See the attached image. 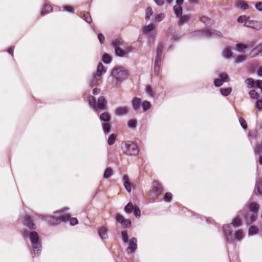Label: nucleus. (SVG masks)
Instances as JSON below:
<instances>
[{
    "label": "nucleus",
    "instance_id": "nucleus-21",
    "mask_svg": "<svg viewBox=\"0 0 262 262\" xmlns=\"http://www.w3.org/2000/svg\"><path fill=\"white\" fill-rule=\"evenodd\" d=\"M122 181L125 189L127 192H130L132 190V187L128 176L127 175L123 176Z\"/></svg>",
    "mask_w": 262,
    "mask_h": 262
},
{
    "label": "nucleus",
    "instance_id": "nucleus-23",
    "mask_svg": "<svg viewBox=\"0 0 262 262\" xmlns=\"http://www.w3.org/2000/svg\"><path fill=\"white\" fill-rule=\"evenodd\" d=\"M98 233L100 237L102 239H107L108 238V234L107 230L104 227H101L98 230Z\"/></svg>",
    "mask_w": 262,
    "mask_h": 262
},
{
    "label": "nucleus",
    "instance_id": "nucleus-26",
    "mask_svg": "<svg viewBox=\"0 0 262 262\" xmlns=\"http://www.w3.org/2000/svg\"><path fill=\"white\" fill-rule=\"evenodd\" d=\"M200 20L205 25L207 28L210 27L213 24L212 21L210 18L205 16L202 17L200 18Z\"/></svg>",
    "mask_w": 262,
    "mask_h": 262
},
{
    "label": "nucleus",
    "instance_id": "nucleus-12",
    "mask_svg": "<svg viewBox=\"0 0 262 262\" xmlns=\"http://www.w3.org/2000/svg\"><path fill=\"white\" fill-rule=\"evenodd\" d=\"M117 222L120 223L124 228H128L131 225V222L128 219H125L121 214H117L115 217Z\"/></svg>",
    "mask_w": 262,
    "mask_h": 262
},
{
    "label": "nucleus",
    "instance_id": "nucleus-48",
    "mask_svg": "<svg viewBox=\"0 0 262 262\" xmlns=\"http://www.w3.org/2000/svg\"><path fill=\"white\" fill-rule=\"evenodd\" d=\"M112 174V169L110 168H108L105 170V171L104 173L103 178L104 179H108L111 177Z\"/></svg>",
    "mask_w": 262,
    "mask_h": 262
},
{
    "label": "nucleus",
    "instance_id": "nucleus-18",
    "mask_svg": "<svg viewBox=\"0 0 262 262\" xmlns=\"http://www.w3.org/2000/svg\"><path fill=\"white\" fill-rule=\"evenodd\" d=\"M128 112V108L127 106H122L117 107L115 112L114 114L116 116H121L126 115Z\"/></svg>",
    "mask_w": 262,
    "mask_h": 262
},
{
    "label": "nucleus",
    "instance_id": "nucleus-55",
    "mask_svg": "<svg viewBox=\"0 0 262 262\" xmlns=\"http://www.w3.org/2000/svg\"><path fill=\"white\" fill-rule=\"evenodd\" d=\"M255 106L259 111L262 110V99H259L256 102Z\"/></svg>",
    "mask_w": 262,
    "mask_h": 262
},
{
    "label": "nucleus",
    "instance_id": "nucleus-62",
    "mask_svg": "<svg viewBox=\"0 0 262 262\" xmlns=\"http://www.w3.org/2000/svg\"><path fill=\"white\" fill-rule=\"evenodd\" d=\"M257 213H253L252 215H251L250 217V221L251 222H253L255 221L256 217H257Z\"/></svg>",
    "mask_w": 262,
    "mask_h": 262
},
{
    "label": "nucleus",
    "instance_id": "nucleus-61",
    "mask_svg": "<svg viewBox=\"0 0 262 262\" xmlns=\"http://www.w3.org/2000/svg\"><path fill=\"white\" fill-rule=\"evenodd\" d=\"M255 85L262 90V80H257L255 81Z\"/></svg>",
    "mask_w": 262,
    "mask_h": 262
},
{
    "label": "nucleus",
    "instance_id": "nucleus-20",
    "mask_svg": "<svg viewBox=\"0 0 262 262\" xmlns=\"http://www.w3.org/2000/svg\"><path fill=\"white\" fill-rule=\"evenodd\" d=\"M24 224L27 226L30 229L34 230L36 227L35 224L32 222L31 217L29 215H25L24 217Z\"/></svg>",
    "mask_w": 262,
    "mask_h": 262
},
{
    "label": "nucleus",
    "instance_id": "nucleus-8",
    "mask_svg": "<svg viewBox=\"0 0 262 262\" xmlns=\"http://www.w3.org/2000/svg\"><path fill=\"white\" fill-rule=\"evenodd\" d=\"M99 119L102 123V127L103 132L105 134H107L110 132L111 124L110 121L111 116L108 112H104L102 113L100 116Z\"/></svg>",
    "mask_w": 262,
    "mask_h": 262
},
{
    "label": "nucleus",
    "instance_id": "nucleus-59",
    "mask_svg": "<svg viewBox=\"0 0 262 262\" xmlns=\"http://www.w3.org/2000/svg\"><path fill=\"white\" fill-rule=\"evenodd\" d=\"M63 9L67 12L73 13V9L72 7L70 6H63Z\"/></svg>",
    "mask_w": 262,
    "mask_h": 262
},
{
    "label": "nucleus",
    "instance_id": "nucleus-53",
    "mask_svg": "<svg viewBox=\"0 0 262 262\" xmlns=\"http://www.w3.org/2000/svg\"><path fill=\"white\" fill-rule=\"evenodd\" d=\"M252 24V23H251L250 21L248 20L247 22H246V23L244 24V25H245V26L251 27V28H254L257 30H259L261 29V25H259L258 26V27H255L254 26H252L253 24Z\"/></svg>",
    "mask_w": 262,
    "mask_h": 262
},
{
    "label": "nucleus",
    "instance_id": "nucleus-35",
    "mask_svg": "<svg viewBox=\"0 0 262 262\" xmlns=\"http://www.w3.org/2000/svg\"><path fill=\"white\" fill-rule=\"evenodd\" d=\"M236 48L237 51L239 53H245L247 46L242 43H237L236 45Z\"/></svg>",
    "mask_w": 262,
    "mask_h": 262
},
{
    "label": "nucleus",
    "instance_id": "nucleus-54",
    "mask_svg": "<svg viewBox=\"0 0 262 262\" xmlns=\"http://www.w3.org/2000/svg\"><path fill=\"white\" fill-rule=\"evenodd\" d=\"M161 70V65L154 64V73L156 75L160 74Z\"/></svg>",
    "mask_w": 262,
    "mask_h": 262
},
{
    "label": "nucleus",
    "instance_id": "nucleus-38",
    "mask_svg": "<svg viewBox=\"0 0 262 262\" xmlns=\"http://www.w3.org/2000/svg\"><path fill=\"white\" fill-rule=\"evenodd\" d=\"M245 83L249 88H252L254 87L255 84V82L252 78H248L246 80Z\"/></svg>",
    "mask_w": 262,
    "mask_h": 262
},
{
    "label": "nucleus",
    "instance_id": "nucleus-60",
    "mask_svg": "<svg viewBox=\"0 0 262 262\" xmlns=\"http://www.w3.org/2000/svg\"><path fill=\"white\" fill-rule=\"evenodd\" d=\"M255 8L259 11H262V2H258L255 4Z\"/></svg>",
    "mask_w": 262,
    "mask_h": 262
},
{
    "label": "nucleus",
    "instance_id": "nucleus-56",
    "mask_svg": "<svg viewBox=\"0 0 262 262\" xmlns=\"http://www.w3.org/2000/svg\"><path fill=\"white\" fill-rule=\"evenodd\" d=\"M134 215L137 217L138 218L141 215V212L138 207H135L134 209Z\"/></svg>",
    "mask_w": 262,
    "mask_h": 262
},
{
    "label": "nucleus",
    "instance_id": "nucleus-34",
    "mask_svg": "<svg viewBox=\"0 0 262 262\" xmlns=\"http://www.w3.org/2000/svg\"><path fill=\"white\" fill-rule=\"evenodd\" d=\"M141 105L144 112L148 111L151 107V103L148 101H142Z\"/></svg>",
    "mask_w": 262,
    "mask_h": 262
},
{
    "label": "nucleus",
    "instance_id": "nucleus-7",
    "mask_svg": "<svg viewBox=\"0 0 262 262\" xmlns=\"http://www.w3.org/2000/svg\"><path fill=\"white\" fill-rule=\"evenodd\" d=\"M88 101L90 106L95 112L97 111V109L104 110L105 108L106 101L103 96L100 97L97 102H96L95 97L90 96L88 98Z\"/></svg>",
    "mask_w": 262,
    "mask_h": 262
},
{
    "label": "nucleus",
    "instance_id": "nucleus-46",
    "mask_svg": "<svg viewBox=\"0 0 262 262\" xmlns=\"http://www.w3.org/2000/svg\"><path fill=\"white\" fill-rule=\"evenodd\" d=\"M121 237H122V241L124 243H128L129 242V240H128V235H127V233L126 231H123L121 232Z\"/></svg>",
    "mask_w": 262,
    "mask_h": 262
},
{
    "label": "nucleus",
    "instance_id": "nucleus-33",
    "mask_svg": "<svg viewBox=\"0 0 262 262\" xmlns=\"http://www.w3.org/2000/svg\"><path fill=\"white\" fill-rule=\"evenodd\" d=\"M153 15V11L150 7H148L145 10V19L146 20H149L151 16Z\"/></svg>",
    "mask_w": 262,
    "mask_h": 262
},
{
    "label": "nucleus",
    "instance_id": "nucleus-44",
    "mask_svg": "<svg viewBox=\"0 0 262 262\" xmlns=\"http://www.w3.org/2000/svg\"><path fill=\"white\" fill-rule=\"evenodd\" d=\"M127 125L128 127L132 129L135 128L137 126V121L135 119H132L128 121Z\"/></svg>",
    "mask_w": 262,
    "mask_h": 262
},
{
    "label": "nucleus",
    "instance_id": "nucleus-14",
    "mask_svg": "<svg viewBox=\"0 0 262 262\" xmlns=\"http://www.w3.org/2000/svg\"><path fill=\"white\" fill-rule=\"evenodd\" d=\"M137 249V239L135 237L131 238L129 241V246L127 249V251L128 253H134L135 252Z\"/></svg>",
    "mask_w": 262,
    "mask_h": 262
},
{
    "label": "nucleus",
    "instance_id": "nucleus-16",
    "mask_svg": "<svg viewBox=\"0 0 262 262\" xmlns=\"http://www.w3.org/2000/svg\"><path fill=\"white\" fill-rule=\"evenodd\" d=\"M244 237V233L241 230H236L235 229H234V231L233 232V237L232 241L230 242H228L229 243H232L233 240H235L237 241H241Z\"/></svg>",
    "mask_w": 262,
    "mask_h": 262
},
{
    "label": "nucleus",
    "instance_id": "nucleus-52",
    "mask_svg": "<svg viewBox=\"0 0 262 262\" xmlns=\"http://www.w3.org/2000/svg\"><path fill=\"white\" fill-rule=\"evenodd\" d=\"M246 59V56L242 55L238 56L235 59V62L236 63H241Z\"/></svg>",
    "mask_w": 262,
    "mask_h": 262
},
{
    "label": "nucleus",
    "instance_id": "nucleus-63",
    "mask_svg": "<svg viewBox=\"0 0 262 262\" xmlns=\"http://www.w3.org/2000/svg\"><path fill=\"white\" fill-rule=\"evenodd\" d=\"M155 3L158 6L162 5L164 3V0H154Z\"/></svg>",
    "mask_w": 262,
    "mask_h": 262
},
{
    "label": "nucleus",
    "instance_id": "nucleus-1",
    "mask_svg": "<svg viewBox=\"0 0 262 262\" xmlns=\"http://www.w3.org/2000/svg\"><path fill=\"white\" fill-rule=\"evenodd\" d=\"M68 210V208H64L55 211L54 213L58 215L59 216H48V218L49 222L52 225H57L60 222L66 223L69 220L71 225H76L78 223V220L75 217L70 219V214L67 213Z\"/></svg>",
    "mask_w": 262,
    "mask_h": 262
},
{
    "label": "nucleus",
    "instance_id": "nucleus-28",
    "mask_svg": "<svg viewBox=\"0 0 262 262\" xmlns=\"http://www.w3.org/2000/svg\"><path fill=\"white\" fill-rule=\"evenodd\" d=\"M259 208V205L255 202L251 203L249 205V209L253 213H257Z\"/></svg>",
    "mask_w": 262,
    "mask_h": 262
},
{
    "label": "nucleus",
    "instance_id": "nucleus-47",
    "mask_svg": "<svg viewBox=\"0 0 262 262\" xmlns=\"http://www.w3.org/2000/svg\"><path fill=\"white\" fill-rule=\"evenodd\" d=\"M180 18L179 20V25H182L184 23H186L188 20V17L187 16H182V15L180 17H178Z\"/></svg>",
    "mask_w": 262,
    "mask_h": 262
},
{
    "label": "nucleus",
    "instance_id": "nucleus-4",
    "mask_svg": "<svg viewBox=\"0 0 262 262\" xmlns=\"http://www.w3.org/2000/svg\"><path fill=\"white\" fill-rule=\"evenodd\" d=\"M122 152L128 156H134L138 155L139 151L136 143L132 141H125L121 144Z\"/></svg>",
    "mask_w": 262,
    "mask_h": 262
},
{
    "label": "nucleus",
    "instance_id": "nucleus-45",
    "mask_svg": "<svg viewBox=\"0 0 262 262\" xmlns=\"http://www.w3.org/2000/svg\"><path fill=\"white\" fill-rule=\"evenodd\" d=\"M122 45V40L121 39L116 38L113 40L112 42V46L115 48V46H119Z\"/></svg>",
    "mask_w": 262,
    "mask_h": 262
},
{
    "label": "nucleus",
    "instance_id": "nucleus-64",
    "mask_svg": "<svg viewBox=\"0 0 262 262\" xmlns=\"http://www.w3.org/2000/svg\"><path fill=\"white\" fill-rule=\"evenodd\" d=\"M257 74L259 76H262V67H260L257 71Z\"/></svg>",
    "mask_w": 262,
    "mask_h": 262
},
{
    "label": "nucleus",
    "instance_id": "nucleus-29",
    "mask_svg": "<svg viewBox=\"0 0 262 262\" xmlns=\"http://www.w3.org/2000/svg\"><path fill=\"white\" fill-rule=\"evenodd\" d=\"M237 7L240 8L241 9L245 10H247L249 8L248 4H246L244 1H239L236 4Z\"/></svg>",
    "mask_w": 262,
    "mask_h": 262
},
{
    "label": "nucleus",
    "instance_id": "nucleus-50",
    "mask_svg": "<svg viewBox=\"0 0 262 262\" xmlns=\"http://www.w3.org/2000/svg\"><path fill=\"white\" fill-rule=\"evenodd\" d=\"M165 17L164 13H160L155 16V21L160 22L162 21Z\"/></svg>",
    "mask_w": 262,
    "mask_h": 262
},
{
    "label": "nucleus",
    "instance_id": "nucleus-27",
    "mask_svg": "<svg viewBox=\"0 0 262 262\" xmlns=\"http://www.w3.org/2000/svg\"><path fill=\"white\" fill-rule=\"evenodd\" d=\"M106 72L103 65L101 63H99L97 66L96 74L99 76H102V75Z\"/></svg>",
    "mask_w": 262,
    "mask_h": 262
},
{
    "label": "nucleus",
    "instance_id": "nucleus-39",
    "mask_svg": "<svg viewBox=\"0 0 262 262\" xmlns=\"http://www.w3.org/2000/svg\"><path fill=\"white\" fill-rule=\"evenodd\" d=\"M116 136L114 134H111L107 139V144L112 145L114 144L116 141Z\"/></svg>",
    "mask_w": 262,
    "mask_h": 262
},
{
    "label": "nucleus",
    "instance_id": "nucleus-19",
    "mask_svg": "<svg viewBox=\"0 0 262 262\" xmlns=\"http://www.w3.org/2000/svg\"><path fill=\"white\" fill-rule=\"evenodd\" d=\"M222 56L226 59H229L231 58L235 57V56L233 55V53L231 51V48L229 47H226L224 48L222 52Z\"/></svg>",
    "mask_w": 262,
    "mask_h": 262
},
{
    "label": "nucleus",
    "instance_id": "nucleus-37",
    "mask_svg": "<svg viewBox=\"0 0 262 262\" xmlns=\"http://www.w3.org/2000/svg\"><path fill=\"white\" fill-rule=\"evenodd\" d=\"M256 188L258 193L262 195V179H260L258 181H257Z\"/></svg>",
    "mask_w": 262,
    "mask_h": 262
},
{
    "label": "nucleus",
    "instance_id": "nucleus-58",
    "mask_svg": "<svg viewBox=\"0 0 262 262\" xmlns=\"http://www.w3.org/2000/svg\"><path fill=\"white\" fill-rule=\"evenodd\" d=\"M98 38L101 44L103 43L105 40V37L102 33H99L98 34Z\"/></svg>",
    "mask_w": 262,
    "mask_h": 262
},
{
    "label": "nucleus",
    "instance_id": "nucleus-43",
    "mask_svg": "<svg viewBox=\"0 0 262 262\" xmlns=\"http://www.w3.org/2000/svg\"><path fill=\"white\" fill-rule=\"evenodd\" d=\"M258 228L256 226L251 227L248 231V234L249 236L255 235L258 232Z\"/></svg>",
    "mask_w": 262,
    "mask_h": 262
},
{
    "label": "nucleus",
    "instance_id": "nucleus-42",
    "mask_svg": "<svg viewBox=\"0 0 262 262\" xmlns=\"http://www.w3.org/2000/svg\"><path fill=\"white\" fill-rule=\"evenodd\" d=\"M102 61L106 64L110 63L112 61L111 57L108 54H104L102 56Z\"/></svg>",
    "mask_w": 262,
    "mask_h": 262
},
{
    "label": "nucleus",
    "instance_id": "nucleus-41",
    "mask_svg": "<svg viewBox=\"0 0 262 262\" xmlns=\"http://www.w3.org/2000/svg\"><path fill=\"white\" fill-rule=\"evenodd\" d=\"M249 96L252 99H258L259 97V95L254 90H252L249 92Z\"/></svg>",
    "mask_w": 262,
    "mask_h": 262
},
{
    "label": "nucleus",
    "instance_id": "nucleus-5",
    "mask_svg": "<svg viewBox=\"0 0 262 262\" xmlns=\"http://www.w3.org/2000/svg\"><path fill=\"white\" fill-rule=\"evenodd\" d=\"M240 224V220L236 217L230 225H225L223 226V233L227 242H230L232 241L234 229L239 226Z\"/></svg>",
    "mask_w": 262,
    "mask_h": 262
},
{
    "label": "nucleus",
    "instance_id": "nucleus-40",
    "mask_svg": "<svg viewBox=\"0 0 262 262\" xmlns=\"http://www.w3.org/2000/svg\"><path fill=\"white\" fill-rule=\"evenodd\" d=\"M81 17L88 23H90L92 21V18L89 12H84Z\"/></svg>",
    "mask_w": 262,
    "mask_h": 262
},
{
    "label": "nucleus",
    "instance_id": "nucleus-30",
    "mask_svg": "<svg viewBox=\"0 0 262 262\" xmlns=\"http://www.w3.org/2000/svg\"><path fill=\"white\" fill-rule=\"evenodd\" d=\"M220 91L221 95L226 97L230 94L232 92V89L231 88H221Z\"/></svg>",
    "mask_w": 262,
    "mask_h": 262
},
{
    "label": "nucleus",
    "instance_id": "nucleus-15",
    "mask_svg": "<svg viewBox=\"0 0 262 262\" xmlns=\"http://www.w3.org/2000/svg\"><path fill=\"white\" fill-rule=\"evenodd\" d=\"M177 4L173 7V10L177 17H180L182 14L181 5L183 4V0H177Z\"/></svg>",
    "mask_w": 262,
    "mask_h": 262
},
{
    "label": "nucleus",
    "instance_id": "nucleus-49",
    "mask_svg": "<svg viewBox=\"0 0 262 262\" xmlns=\"http://www.w3.org/2000/svg\"><path fill=\"white\" fill-rule=\"evenodd\" d=\"M172 199V194L170 192H166L164 197L163 200L164 201L169 202Z\"/></svg>",
    "mask_w": 262,
    "mask_h": 262
},
{
    "label": "nucleus",
    "instance_id": "nucleus-36",
    "mask_svg": "<svg viewBox=\"0 0 262 262\" xmlns=\"http://www.w3.org/2000/svg\"><path fill=\"white\" fill-rule=\"evenodd\" d=\"M145 92L151 97H154L155 96V92L153 91L152 88L150 85H147L145 88Z\"/></svg>",
    "mask_w": 262,
    "mask_h": 262
},
{
    "label": "nucleus",
    "instance_id": "nucleus-13",
    "mask_svg": "<svg viewBox=\"0 0 262 262\" xmlns=\"http://www.w3.org/2000/svg\"><path fill=\"white\" fill-rule=\"evenodd\" d=\"M164 189L162 184L158 181H154L152 184V191L156 195H160L163 192Z\"/></svg>",
    "mask_w": 262,
    "mask_h": 262
},
{
    "label": "nucleus",
    "instance_id": "nucleus-31",
    "mask_svg": "<svg viewBox=\"0 0 262 262\" xmlns=\"http://www.w3.org/2000/svg\"><path fill=\"white\" fill-rule=\"evenodd\" d=\"M52 11V8L51 5H46L43 9L41 12V15L44 16L46 14L49 13Z\"/></svg>",
    "mask_w": 262,
    "mask_h": 262
},
{
    "label": "nucleus",
    "instance_id": "nucleus-2",
    "mask_svg": "<svg viewBox=\"0 0 262 262\" xmlns=\"http://www.w3.org/2000/svg\"><path fill=\"white\" fill-rule=\"evenodd\" d=\"M22 234L24 237L29 238L34 254L36 256L39 255L41 252L42 245L38 233L35 231H29L27 230H25Z\"/></svg>",
    "mask_w": 262,
    "mask_h": 262
},
{
    "label": "nucleus",
    "instance_id": "nucleus-9",
    "mask_svg": "<svg viewBox=\"0 0 262 262\" xmlns=\"http://www.w3.org/2000/svg\"><path fill=\"white\" fill-rule=\"evenodd\" d=\"M155 27L154 23H151L147 26H144L142 29V32L147 37L154 38L156 36V33L154 32Z\"/></svg>",
    "mask_w": 262,
    "mask_h": 262
},
{
    "label": "nucleus",
    "instance_id": "nucleus-10",
    "mask_svg": "<svg viewBox=\"0 0 262 262\" xmlns=\"http://www.w3.org/2000/svg\"><path fill=\"white\" fill-rule=\"evenodd\" d=\"M163 48V45L162 43H159L158 45L156 50V55L154 63L155 64H161Z\"/></svg>",
    "mask_w": 262,
    "mask_h": 262
},
{
    "label": "nucleus",
    "instance_id": "nucleus-51",
    "mask_svg": "<svg viewBox=\"0 0 262 262\" xmlns=\"http://www.w3.org/2000/svg\"><path fill=\"white\" fill-rule=\"evenodd\" d=\"M249 17H247L245 15L241 16L238 18L237 21L239 23H246V22H247L249 20Z\"/></svg>",
    "mask_w": 262,
    "mask_h": 262
},
{
    "label": "nucleus",
    "instance_id": "nucleus-57",
    "mask_svg": "<svg viewBox=\"0 0 262 262\" xmlns=\"http://www.w3.org/2000/svg\"><path fill=\"white\" fill-rule=\"evenodd\" d=\"M239 121L242 127L245 129H246L247 125L246 121L242 118H240Z\"/></svg>",
    "mask_w": 262,
    "mask_h": 262
},
{
    "label": "nucleus",
    "instance_id": "nucleus-25",
    "mask_svg": "<svg viewBox=\"0 0 262 262\" xmlns=\"http://www.w3.org/2000/svg\"><path fill=\"white\" fill-rule=\"evenodd\" d=\"M115 54L119 57H124L127 54V52L120 48L119 46H115Z\"/></svg>",
    "mask_w": 262,
    "mask_h": 262
},
{
    "label": "nucleus",
    "instance_id": "nucleus-6",
    "mask_svg": "<svg viewBox=\"0 0 262 262\" xmlns=\"http://www.w3.org/2000/svg\"><path fill=\"white\" fill-rule=\"evenodd\" d=\"M193 35L196 37H204L206 38L221 37L222 33L216 30L207 28L204 30H198L193 33Z\"/></svg>",
    "mask_w": 262,
    "mask_h": 262
},
{
    "label": "nucleus",
    "instance_id": "nucleus-3",
    "mask_svg": "<svg viewBox=\"0 0 262 262\" xmlns=\"http://www.w3.org/2000/svg\"><path fill=\"white\" fill-rule=\"evenodd\" d=\"M128 75V70L123 67H114L111 73L113 82L116 85L125 80L127 78Z\"/></svg>",
    "mask_w": 262,
    "mask_h": 262
},
{
    "label": "nucleus",
    "instance_id": "nucleus-17",
    "mask_svg": "<svg viewBox=\"0 0 262 262\" xmlns=\"http://www.w3.org/2000/svg\"><path fill=\"white\" fill-rule=\"evenodd\" d=\"M102 82V76L94 74L90 80V85L93 87L99 85Z\"/></svg>",
    "mask_w": 262,
    "mask_h": 262
},
{
    "label": "nucleus",
    "instance_id": "nucleus-24",
    "mask_svg": "<svg viewBox=\"0 0 262 262\" xmlns=\"http://www.w3.org/2000/svg\"><path fill=\"white\" fill-rule=\"evenodd\" d=\"M251 54L253 56H256L262 54V43L256 46L252 50Z\"/></svg>",
    "mask_w": 262,
    "mask_h": 262
},
{
    "label": "nucleus",
    "instance_id": "nucleus-11",
    "mask_svg": "<svg viewBox=\"0 0 262 262\" xmlns=\"http://www.w3.org/2000/svg\"><path fill=\"white\" fill-rule=\"evenodd\" d=\"M229 79V76L226 74L221 73L219 75V78L214 80V84L216 87H220L224 82L228 81Z\"/></svg>",
    "mask_w": 262,
    "mask_h": 262
},
{
    "label": "nucleus",
    "instance_id": "nucleus-32",
    "mask_svg": "<svg viewBox=\"0 0 262 262\" xmlns=\"http://www.w3.org/2000/svg\"><path fill=\"white\" fill-rule=\"evenodd\" d=\"M134 206L132 203L129 202L124 207V211L126 213H131L134 209Z\"/></svg>",
    "mask_w": 262,
    "mask_h": 262
},
{
    "label": "nucleus",
    "instance_id": "nucleus-22",
    "mask_svg": "<svg viewBox=\"0 0 262 262\" xmlns=\"http://www.w3.org/2000/svg\"><path fill=\"white\" fill-rule=\"evenodd\" d=\"M132 104L134 111L138 110L140 108V105L141 104L140 99L137 97L134 98L132 101Z\"/></svg>",
    "mask_w": 262,
    "mask_h": 262
}]
</instances>
